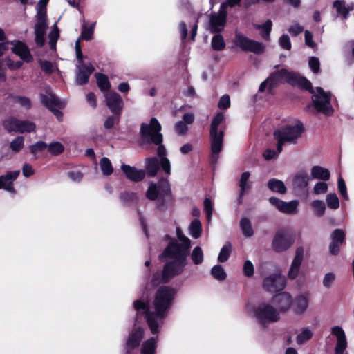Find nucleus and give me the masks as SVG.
I'll use <instances>...</instances> for the list:
<instances>
[{
  "instance_id": "nucleus-1",
  "label": "nucleus",
  "mask_w": 354,
  "mask_h": 354,
  "mask_svg": "<svg viewBox=\"0 0 354 354\" xmlns=\"http://www.w3.org/2000/svg\"><path fill=\"white\" fill-rule=\"evenodd\" d=\"M176 290L170 286H162L156 290L153 301L155 311L147 313V324L153 335L159 333L158 319H165L174 300Z\"/></svg>"
},
{
  "instance_id": "nucleus-54",
  "label": "nucleus",
  "mask_w": 354,
  "mask_h": 354,
  "mask_svg": "<svg viewBox=\"0 0 354 354\" xmlns=\"http://www.w3.org/2000/svg\"><path fill=\"white\" fill-rule=\"evenodd\" d=\"M15 101L19 103L22 107L29 110L32 107V102L30 98L25 96L16 95L14 97Z\"/></svg>"
},
{
  "instance_id": "nucleus-13",
  "label": "nucleus",
  "mask_w": 354,
  "mask_h": 354,
  "mask_svg": "<svg viewBox=\"0 0 354 354\" xmlns=\"http://www.w3.org/2000/svg\"><path fill=\"white\" fill-rule=\"evenodd\" d=\"M106 105L110 111L116 116H121L124 108V101L122 97L115 91L105 94Z\"/></svg>"
},
{
  "instance_id": "nucleus-33",
  "label": "nucleus",
  "mask_w": 354,
  "mask_h": 354,
  "mask_svg": "<svg viewBox=\"0 0 354 354\" xmlns=\"http://www.w3.org/2000/svg\"><path fill=\"white\" fill-rule=\"evenodd\" d=\"M17 123V132L24 133H30L35 131L36 125L35 123L30 122L28 120H20L15 122Z\"/></svg>"
},
{
  "instance_id": "nucleus-44",
  "label": "nucleus",
  "mask_w": 354,
  "mask_h": 354,
  "mask_svg": "<svg viewBox=\"0 0 354 354\" xmlns=\"http://www.w3.org/2000/svg\"><path fill=\"white\" fill-rule=\"evenodd\" d=\"M64 146L59 142H53L48 145L47 150L52 156H57L64 151Z\"/></svg>"
},
{
  "instance_id": "nucleus-41",
  "label": "nucleus",
  "mask_w": 354,
  "mask_h": 354,
  "mask_svg": "<svg viewBox=\"0 0 354 354\" xmlns=\"http://www.w3.org/2000/svg\"><path fill=\"white\" fill-rule=\"evenodd\" d=\"M211 45L212 49L214 50L221 51L224 50L225 48V43L223 37L221 34L216 33L212 39Z\"/></svg>"
},
{
  "instance_id": "nucleus-36",
  "label": "nucleus",
  "mask_w": 354,
  "mask_h": 354,
  "mask_svg": "<svg viewBox=\"0 0 354 354\" xmlns=\"http://www.w3.org/2000/svg\"><path fill=\"white\" fill-rule=\"evenodd\" d=\"M50 0H39L37 6L36 19L47 20V5Z\"/></svg>"
},
{
  "instance_id": "nucleus-39",
  "label": "nucleus",
  "mask_w": 354,
  "mask_h": 354,
  "mask_svg": "<svg viewBox=\"0 0 354 354\" xmlns=\"http://www.w3.org/2000/svg\"><path fill=\"white\" fill-rule=\"evenodd\" d=\"M272 22L271 20H267L264 24L257 25L255 28L257 30H261L262 37L268 41L270 39V35L272 31Z\"/></svg>"
},
{
  "instance_id": "nucleus-50",
  "label": "nucleus",
  "mask_w": 354,
  "mask_h": 354,
  "mask_svg": "<svg viewBox=\"0 0 354 354\" xmlns=\"http://www.w3.org/2000/svg\"><path fill=\"white\" fill-rule=\"evenodd\" d=\"M327 205L330 209H337L339 207V201L336 194L330 193L326 196Z\"/></svg>"
},
{
  "instance_id": "nucleus-53",
  "label": "nucleus",
  "mask_w": 354,
  "mask_h": 354,
  "mask_svg": "<svg viewBox=\"0 0 354 354\" xmlns=\"http://www.w3.org/2000/svg\"><path fill=\"white\" fill-rule=\"evenodd\" d=\"M133 308L138 312L140 310H144L146 321L147 322V313L149 312H151V310H149V304L147 302L138 299L133 302Z\"/></svg>"
},
{
  "instance_id": "nucleus-11",
  "label": "nucleus",
  "mask_w": 354,
  "mask_h": 354,
  "mask_svg": "<svg viewBox=\"0 0 354 354\" xmlns=\"http://www.w3.org/2000/svg\"><path fill=\"white\" fill-rule=\"evenodd\" d=\"M187 263L173 260L165 263L161 274V281L163 283H169L174 277L181 274Z\"/></svg>"
},
{
  "instance_id": "nucleus-48",
  "label": "nucleus",
  "mask_w": 354,
  "mask_h": 354,
  "mask_svg": "<svg viewBox=\"0 0 354 354\" xmlns=\"http://www.w3.org/2000/svg\"><path fill=\"white\" fill-rule=\"evenodd\" d=\"M211 274L214 279L218 281L225 280L227 277V274L221 265H216L213 266L211 270Z\"/></svg>"
},
{
  "instance_id": "nucleus-56",
  "label": "nucleus",
  "mask_w": 354,
  "mask_h": 354,
  "mask_svg": "<svg viewBox=\"0 0 354 354\" xmlns=\"http://www.w3.org/2000/svg\"><path fill=\"white\" fill-rule=\"evenodd\" d=\"M312 337L313 333L308 329H304L297 335V342L299 344H303L304 342L310 339Z\"/></svg>"
},
{
  "instance_id": "nucleus-5",
  "label": "nucleus",
  "mask_w": 354,
  "mask_h": 354,
  "mask_svg": "<svg viewBox=\"0 0 354 354\" xmlns=\"http://www.w3.org/2000/svg\"><path fill=\"white\" fill-rule=\"evenodd\" d=\"M75 48L76 57L79 63L75 75V82L78 85H84L88 82L89 77L95 71V68L91 63L86 64L84 62V55L82 54L80 39L75 41Z\"/></svg>"
},
{
  "instance_id": "nucleus-22",
  "label": "nucleus",
  "mask_w": 354,
  "mask_h": 354,
  "mask_svg": "<svg viewBox=\"0 0 354 354\" xmlns=\"http://www.w3.org/2000/svg\"><path fill=\"white\" fill-rule=\"evenodd\" d=\"M121 170L124 174L126 178L135 183L142 181L145 177V171L143 169H138L135 167L129 165L122 164Z\"/></svg>"
},
{
  "instance_id": "nucleus-18",
  "label": "nucleus",
  "mask_w": 354,
  "mask_h": 354,
  "mask_svg": "<svg viewBox=\"0 0 354 354\" xmlns=\"http://www.w3.org/2000/svg\"><path fill=\"white\" fill-rule=\"evenodd\" d=\"M10 44L13 45L12 52L19 56L24 62L26 63L32 62L33 56L28 46L24 41L13 40L10 41Z\"/></svg>"
},
{
  "instance_id": "nucleus-23",
  "label": "nucleus",
  "mask_w": 354,
  "mask_h": 354,
  "mask_svg": "<svg viewBox=\"0 0 354 354\" xmlns=\"http://www.w3.org/2000/svg\"><path fill=\"white\" fill-rule=\"evenodd\" d=\"M290 78V85L297 86L301 89L308 91L310 93H314L312 84L306 77L292 72Z\"/></svg>"
},
{
  "instance_id": "nucleus-45",
  "label": "nucleus",
  "mask_w": 354,
  "mask_h": 354,
  "mask_svg": "<svg viewBox=\"0 0 354 354\" xmlns=\"http://www.w3.org/2000/svg\"><path fill=\"white\" fill-rule=\"evenodd\" d=\"M232 244L230 242H227L221 248L218 257V261L221 263L227 261L232 252Z\"/></svg>"
},
{
  "instance_id": "nucleus-25",
  "label": "nucleus",
  "mask_w": 354,
  "mask_h": 354,
  "mask_svg": "<svg viewBox=\"0 0 354 354\" xmlns=\"http://www.w3.org/2000/svg\"><path fill=\"white\" fill-rule=\"evenodd\" d=\"M292 310L295 314L301 315L304 313L308 306V299L304 295H297L292 303Z\"/></svg>"
},
{
  "instance_id": "nucleus-42",
  "label": "nucleus",
  "mask_w": 354,
  "mask_h": 354,
  "mask_svg": "<svg viewBox=\"0 0 354 354\" xmlns=\"http://www.w3.org/2000/svg\"><path fill=\"white\" fill-rule=\"evenodd\" d=\"M240 227L243 234L245 237H251L254 234V230L251 222L248 218H243L240 221Z\"/></svg>"
},
{
  "instance_id": "nucleus-63",
  "label": "nucleus",
  "mask_w": 354,
  "mask_h": 354,
  "mask_svg": "<svg viewBox=\"0 0 354 354\" xmlns=\"http://www.w3.org/2000/svg\"><path fill=\"white\" fill-rule=\"evenodd\" d=\"M254 266L252 263L247 260L245 261L243 268V272L245 276L248 277H251L254 275Z\"/></svg>"
},
{
  "instance_id": "nucleus-24",
  "label": "nucleus",
  "mask_w": 354,
  "mask_h": 354,
  "mask_svg": "<svg viewBox=\"0 0 354 354\" xmlns=\"http://www.w3.org/2000/svg\"><path fill=\"white\" fill-rule=\"evenodd\" d=\"M227 19L213 12L209 15V26L212 33H220L224 30Z\"/></svg>"
},
{
  "instance_id": "nucleus-32",
  "label": "nucleus",
  "mask_w": 354,
  "mask_h": 354,
  "mask_svg": "<svg viewBox=\"0 0 354 354\" xmlns=\"http://www.w3.org/2000/svg\"><path fill=\"white\" fill-rule=\"evenodd\" d=\"M171 196V192L168 185H165V188H162L160 195L158 198L156 208L159 210H163L165 207L167 198H170Z\"/></svg>"
},
{
  "instance_id": "nucleus-9",
  "label": "nucleus",
  "mask_w": 354,
  "mask_h": 354,
  "mask_svg": "<svg viewBox=\"0 0 354 354\" xmlns=\"http://www.w3.org/2000/svg\"><path fill=\"white\" fill-rule=\"evenodd\" d=\"M317 94H313L312 99L315 109L319 113L330 116L334 109L330 104V95L326 93L322 87H317Z\"/></svg>"
},
{
  "instance_id": "nucleus-21",
  "label": "nucleus",
  "mask_w": 354,
  "mask_h": 354,
  "mask_svg": "<svg viewBox=\"0 0 354 354\" xmlns=\"http://www.w3.org/2000/svg\"><path fill=\"white\" fill-rule=\"evenodd\" d=\"M304 250L301 246L297 247L295 251V256L291 263L288 277L290 279H295L299 274V271L304 259Z\"/></svg>"
},
{
  "instance_id": "nucleus-15",
  "label": "nucleus",
  "mask_w": 354,
  "mask_h": 354,
  "mask_svg": "<svg viewBox=\"0 0 354 354\" xmlns=\"http://www.w3.org/2000/svg\"><path fill=\"white\" fill-rule=\"evenodd\" d=\"M292 73L285 68L272 73L268 77V80H269V90L271 91L283 82L290 84Z\"/></svg>"
},
{
  "instance_id": "nucleus-30",
  "label": "nucleus",
  "mask_w": 354,
  "mask_h": 354,
  "mask_svg": "<svg viewBox=\"0 0 354 354\" xmlns=\"http://www.w3.org/2000/svg\"><path fill=\"white\" fill-rule=\"evenodd\" d=\"M268 189L281 194H285L287 192V188L282 180L277 178H271L268 182Z\"/></svg>"
},
{
  "instance_id": "nucleus-19",
  "label": "nucleus",
  "mask_w": 354,
  "mask_h": 354,
  "mask_svg": "<svg viewBox=\"0 0 354 354\" xmlns=\"http://www.w3.org/2000/svg\"><path fill=\"white\" fill-rule=\"evenodd\" d=\"M20 171H8L6 174L0 176V189H3L12 194L16 193L14 187V181L19 176Z\"/></svg>"
},
{
  "instance_id": "nucleus-3",
  "label": "nucleus",
  "mask_w": 354,
  "mask_h": 354,
  "mask_svg": "<svg viewBox=\"0 0 354 354\" xmlns=\"http://www.w3.org/2000/svg\"><path fill=\"white\" fill-rule=\"evenodd\" d=\"M225 120L223 112H217L212 118L209 129V139L211 149V162L215 164L219 158V153L223 149L224 131H218L219 125Z\"/></svg>"
},
{
  "instance_id": "nucleus-7",
  "label": "nucleus",
  "mask_w": 354,
  "mask_h": 354,
  "mask_svg": "<svg viewBox=\"0 0 354 354\" xmlns=\"http://www.w3.org/2000/svg\"><path fill=\"white\" fill-rule=\"evenodd\" d=\"M254 316L258 322L266 327L270 323L277 322L280 319V315L277 309L268 304H261L254 310Z\"/></svg>"
},
{
  "instance_id": "nucleus-43",
  "label": "nucleus",
  "mask_w": 354,
  "mask_h": 354,
  "mask_svg": "<svg viewBox=\"0 0 354 354\" xmlns=\"http://www.w3.org/2000/svg\"><path fill=\"white\" fill-rule=\"evenodd\" d=\"M299 202L296 200L291 201L290 202H283L281 207L280 212L288 214H293L297 212V206Z\"/></svg>"
},
{
  "instance_id": "nucleus-51",
  "label": "nucleus",
  "mask_w": 354,
  "mask_h": 354,
  "mask_svg": "<svg viewBox=\"0 0 354 354\" xmlns=\"http://www.w3.org/2000/svg\"><path fill=\"white\" fill-rule=\"evenodd\" d=\"M24 146V138L23 136H17L12 140L10 144V149L15 152H19Z\"/></svg>"
},
{
  "instance_id": "nucleus-37",
  "label": "nucleus",
  "mask_w": 354,
  "mask_h": 354,
  "mask_svg": "<svg viewBox=\"0 0 354 354\" xmlns=\"http://www.w3.org/2000/svg\"><path fill=\"white\" fill-rule=\"evenodd\" d=\"M189 234L194 239L199 238L202 234V225L198 218L194 219L189 226Z\"/></svg>"
},
{
  "instance_id": "nucleus-46",
  "label": "nucleus",
  "mask_w": 354,
  "mask_h": 354,
  "mask_svg": "<svg viewBox=\"0 0 354 354\" xmlns=\"http://www.w3.org/2000/svg\"><path fill=\"white\" fill-rule=\"evenodd\" d=\"M100 165L103 175L109 176L113 173V168L110 160L108 158H102L100 161Z\"/></svg>"
},
{
  "instance_id": "nucleus-17",
  "label": "nucleus",
  "mask_w": 354,
  "mask_h": 354,
  "mask_svg": "<svg viewBox=\"0 0 354 354\" xmlns=\"http://www.w3.org/2000/svg\"><path fill=\"white\" fill-rule=\"evenodd\" d=\"M272 303L278 308L279 312L286 313L292 306V298L290 293L281 292L272 297Z\"/></svg>"
},
{
  "instance_id": "nucleus-6",
  "label": "nucleus",
  "mask_w": 354,
  "mask_h": 354,
  "mask_svg": "<svg viewBox=\"0 0 354 354\" xmlns=\"http://www.w3.org/2000/svg\"><path fill=\"white\" fill-rule=\"evenodd\" d=\"M190 248L191 246L180 244L176 241H171L165 248L160 256V259L165 257L187 263V258L190 254Z\"/></svg>"
},
{
  "instance_id": "nucleus-12",
  "label": "nucleus",
  "mask_w": 354,
  "mask_h": 354,
  "mask_svg": "<svg viewBox=\"0 0 354 354\" xmlns=\"http://www.w3.org/2000/svg\"><path fill=\"white\" fill-rule=\"evenodd\" d=\"M286 279L281 273H273L265 277L263 281V288L270 292L282 291L286 286Z\"/></svg>"
},
{
  "instance_id": "nucleus-31",
  "label": "nucleus",
  "mask_w": 354,
  "mask_h": 354,
  "mask_svg": "<svg viewBox=\"0 0 354 354\" xmlns=\"http://www.w3.org/2000/svg\"><path fill=\"white\" fill-rule=\"evenodd\" d=\"M311 176L315 179L328 180L330 177V174L328 169L316 165L313 166L311 169Z\"/></svg>"
},
{
  "instance_id": "nucleus-60",
  "label": "nucleus",
  "mask_w": 354,
  "mask_h": 354,
  "mask_svg": "<svg viewBox=\"0 0 354 354\" xmlns=\"http://www.w3.org/2000/svg\"><path fill=\"white\" fill-rule=\"evenodd\" d=\"M93 34V30L91 28H87L86 26H83L80 37L79 38L80 40H86L89 41L92 39Z\"/></svg>"
},
{
  "instance_id": "nucleus-59",
  "label": "nucleus",
  "mask_w": 354,
  "mask_h": 354,
  "mask_svg": "<svg viewBox=\"0 0 354 354\" xmlns=\"http://www.w3.org/2000/svg\"><path fill=\"white\" fill-rule=\"evenodd\" d=\"M308 65L314 73H317L320 70V62L317 57H310L308 60Z\"/></svg>"
},
{
  "instance_id": "nucleus-35",
  "label": "nucleus",
  "mask_w": 354,
  "mask_h": 354,
  "mask_svg": "<svg viewBox=\"0 0 354 354\" xmlns=\"http://www.w3.org/2000/svg\"><path fill=\"white\" fill-rule=\"evenodd\" d=\"M162 188H165V186H158L155 183H151L146 192V197L150 201L158 199Z\"/></svg>"
},
{
  "instance_id": "nucleus-27",
  "label": "nucleus",
  "mask_w": 354,
  "mask_h": 354,
  "mask_svg": "<svg viewBox=\"0 0 354 354\" xmlns=\"http://www.w3.org/2000/svg\"><path fill=\"white\" fill-rule=\"evenodd\" d=\"M143 337V330L141 328L135 329L131 334H129L128 339L126 343L127 347L131 349L138 348Z\"/></svg>"
},
{
  "instance_id": "nucleus-64",
  "label": "nucleus",
  "mask_w": 354,
  "mask_h": 354,
  "mask_svg": "<svg viewBox=\"0 0 354 354\" xmlns=\"http://www.w3.org/2000/svg\"><path fill=\"white\" fill-rule=\"evenodd\" d=\"M230 97L229 95L225 94L221 96V97L220 98L218 103V106L221 109H227L228 108H230Z\"/></svg>"
},
{
  "instance_id": "nucleus-34",
  "label": "nucleus",
  "mask_w": 354,
  "mask_h": 354,
  "mask_svg": "<svg viewBox=\"0 0 354 354\" xmlns=\"http://www.w3.org/2000/svg\"><path fill=\"white\" fill-rule=\"evenodd\" d=\"M157 346V339L156 337H151L143 342L141 354H155Z\"/></svg>"
},
{
  "instance_id": "nucleus-57",
  "label": "nucleus",
  "mask_w": 354,
  "mask_h": 354,
  "mask_svg": "<svg viewBox=\"0 0 354 354\" xmlns=\"http://www.w3.org/2000/svg\"><path fill=\"white\" fill-rule=\"evenodd\" d=\"M120 199L124 203H131L136 199V194L132 192H123L120 194Z\"/></svg>"
},
{
  "instance_id": "nucleus-58",
  "label": "nucleus",
  "mask_w": 354,
  "mask_h": 354,
  "mask_svg": "<svg viewBox=\"0 0 354 354\" xmlns=\"http://www.w3.org/2000/svg\"><path fill=\"white\" fill-rule=\"evenodd\" d=\"M346 347V337L337 340V344L335 348V354H343Z\"/></svg>"
},
{
  "instance_id": "nucleus-40",
  "label": "nucleus",
  "mask_w": 354,
  "mask_h": 354,
  "mask_svg": "<svg viewBox=\"0 0 354 354\" xmlns=\"http://www.w3.org/2000/svg\"><path fill=\"white\" fill-rule=\"evenodd\" d=\"M334 8H336L337 12L338 15L342 16L344 19H347L349 15V11L353 9V8H347L345 5L344 1L342 0H336L333 3Z\"/></svg>"
},
{
  "instance_id": "nucleus-49",
  "label": "nucleus",
  "mask_w": 354,
  "mask_h": 354,
  "mask_svg": "<svg viewBox=\"0 0 354 354\" xmlns=\"http://www.w3.org/2000/svg\"><path fill=\"white\" fill-rule=\"evenodd\" d=\"M48 144L44 141H37L33 145L29 146L30 152L36 156L38 153L43 152L46 149H47Z\"/></svg>"
},
{
  "instance_id": "nucleus-14",
  "label": "nucleus",
  "mask_w": 354,
  "mask_h": 354,
  "mask_svg": "<svg viewBox=\"0 0 354 354\" xmlns=\"http://www.w3.org/2000/svg\"><path fill=\"white\" fill-rule=\"evenodd\" d=\"M308 181V175L304 170L299 171L292 178V187L297 195L307 196Z\"/></svg>"
},
{
  "instance_id": "nucleus-52",
  "label": "nucleus",
  "mask_w": 354,
  "mask_h": 354,
  "mask_svg": "<svg viewBox=\"0 0 354 354\" xmlns=\"http://www.w3.org/2000/svg\"><path fill=\"white\" fill-rule=\"evenodd\" d=\"M311 206L315 209V214L320 217L324 215L326 210V205L324 201L321 200H314L311 203Z\"/></svg>"
},
{
  "instance_id": "nucleus-38",
  "label": "nucleus",
  "mask_w": 354,
  "mask_h": 354,
  "mask_svg": "<svg viewBox=\"0 0 354 354\" xmlns=\"http://www.w3.org/2000/svg\"><path fill=\"white\" fill-rule=\"evenodd\" d=\"M95 77L97 80V84L99 88L102 91H109L111 88V83L109 80L108 77L103 74L97 73H95Z\"/></svg>"
},
{
  "instance_id": "nucleus-8",
  "label": "nucleus",
  "mask_w": 354,
  "mask_h": 354,
  "mask_svg": "<svg viewBox=\"0 0 354 354\" xmlns=\"http://www.w3.org/2000/svg\"><path fill=\"white\" fill-rule=\"evenodd\" d=\"M295 243V236L288 229L281 228L277 231L272 248L275 252L280 253L288 250Z\"/></svg>"
},
{
  "instance_id": "nucleus-47",
  "label": "nucleus",
  "mask_w": 354,
  "mask_h": 354,
  "mask_svg": "<svg viewBox=\"0 0 354 354\" xmlns=\"http://www.w3.org/2000/svg\"><path fill=\"white\" fill-rule=\"evenodd\" d=\"M191 259L195 265H200L203 263L204 255L203 250L200 246H196L193 249L191 253Z\"/></svg>"
},
{
  "instance_id": "nucleus-55",
  "label": "nucleus",
  "mask_w": 354,
  "mask_h": 354,
  "mask_svg": "<svg viewBox=\"0 0 354 354\" xmlns=\"http://www.w3.org/2000/svg\"><path fill=\"white\" fill-rule=\"evenodd\" d=\"M16 121H18V119L15 118H11L8 120H6L3 123L4 129L8 132H17V123L15 122Z\"/></svg>"
},
{
  "instance_id": "nucleus-20",
  "label": "nucleus",
  "mask_w": 354,
  "mask_h": 354,
  "mask_svg": "<svg viewBox=\"0 0 354 354\" xmlns=\"http://www.w3.org/2000/svg\"><path fill=\"white\" fill-rule=\"evenodd\" d=\"M48 28V22L46 19H36L35 25V41L37 47L41 48L45 44V35Z\"/></svg>"
},
{
  "instance_id": "nucleus-29",
  "label": "nucleus",
  "mask_w": 354,
  "mask_h": 354,
  "mask_svg": "<svg viewBox=\"0 0 354 354\" xmlns=\"http://www.w3.org/2000/svg\"><path fill=\"white\" fill-rule=\"evenodd\" d=\"M250 174L249 171H245L241 174V179L239 181L240 193L239 196V203H241L243 196L245 194L246 190L250 189L252 186V183H248Z\"/></svg>"
},
{
  "instance_id": "nucleus-62",
  "label": "nucleus",
  "mask_w": 354,
  "mask_h": 354,
  "mask_svg": "<svg viewBox=\"0 0 354 354\" xmlns=\"http://www.w3.org/2000/svg\"><path fill=\"white\" fill-rule=\"evenodd\" d=\"M39 64L40 65V67L41 70L47 73V74H51L53 72V66L51 62L48 60H39Z\"/></svg>"
},
{
  "instance_id": "nucleus-4",
  "label": "nucleus",
  "mask_w": 354,
  "mask_h": 354,
  "mask_svg": "<svg viewBox=\"0 0 354 354\" xmlns=\"http://www.w3.org/2000/svg\"><path fill=\"white\" fill-rule=\"evenodd\" d=\"M304 127L303 123L298 120L295 125H286L273 133L274 139L277 141V150L278 153H281L283 146L286 142L295 144L299 138L304 132Z\"/></svg>"
},
{
  "instance_id": "nucleus-2",
  "label": "nucleus",
  "mask_w": 354,
  "mask_h": 354,
  "mask_svg": "<svg viewBox=\"0 0 354 354\" xmlns=\"http://www.w3.org/2000/svg\"><path fill=\"white\" fill-rule=\"evenodd\" d=\"M162 127L156 118H151L149 123H142L140 136V145L153 144L158 146L157 155L160 158H166V149L162 145L163 136L161 133Z\"/></svg>"
},
{
  "instance_id": "nucleus-10",
  "label": "nucleus",
  "mask_w": 354,
  "mask_h": 354,
  "mask_svg": "<svg viewBox=\"0 0 354 354\" xmlns=\"http://www.w3.org/2000/svg\"><path fill=\"white\" fill-rule=\"evenodd\" d=\"M234 44L243 51L252 52L257 55L263 53L265 50V46L262 43L249 39L239 32H235Z\"/></svg>"
},
{
  "instance_id": "nucleus-16",
  "label": "nucleus",
  "mask_w": 354,
  "mask_h": 354,
  "mask_svg": "<svg viewBox=\"0 0 354 354\" xmlns=\"http://www.w3.org/2000/svg\"><path fill=\"white\" fill-rule=\"evenodd\" d=\"M331 242L329 244V252L337 256L340 252V248L346 243V234L342 229H335L330 235Z\"/></svg>"
},
{
  "instance_id": "nucleus-26",
  "label": "nucleus",
  "mask_w": 354,
  "mask_h": 354,
  "mask_svg": "<svg viewBox=\"0 0 354 354\" xmlns=\"http://www.w3.org/2000/svg\"><path fill=\"white\" fill-rule=\"evenodd\" d=\"M41 103L48 110L51 111L55 107L60 106L61 102L58 97L53 93L49 92L48 95H40Z\"/></svg>"
},
{
  "instance_id": "nucleus-61",
  "label": "nucleus",
  "mask_w": 354,
  "mask_h": 354,
  "mask_svg": "<svg viewBox=\"0 0 354 354\" xmlns=\"http://www.w3.org/2000/svg\"><path fill=\"white\" fill-rule=\"evenodd\" d=\"M280 46L285 50H290L292 45L290 37L288 35H282L279 40Z\"/></svg>"
},
{
  "instance_id": "nucleus-28",
  "label": "nucleus",
  "mask_w": 354,
  "mask_h": 354,
  "mask_svg": "<svg viewBox=\"0 0 354 354\" xmlns=\"http://www.w3.org/2000/svg\"><path fill=\"white\" fill-rule=\"evenodd\" d=\"M145 168L149 176L154 177L160 169L159 160L156 157L147 158L145 160Z\"/></svg>"
}]
</instances>
